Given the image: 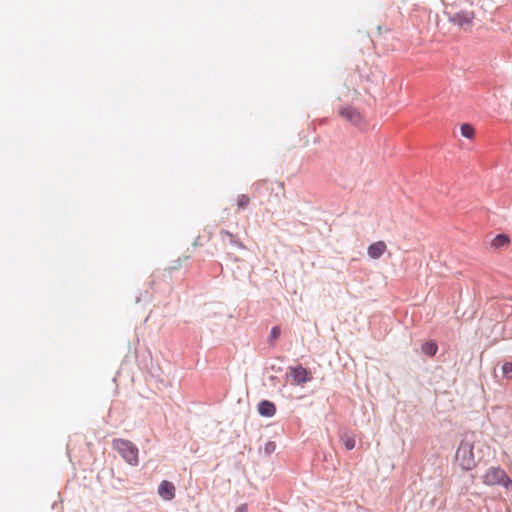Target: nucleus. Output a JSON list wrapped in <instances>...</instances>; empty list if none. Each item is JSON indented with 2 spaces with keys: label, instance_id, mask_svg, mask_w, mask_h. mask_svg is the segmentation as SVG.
I'll list each match as a JSON object with an SVG mask.
<instances>
[{
  "label": "nucleus",
  "instance_id": "nucleus-12",
  "mask_svg": "<svg viewBox=\"0 0 512 512\" xmlns=\"http://www.w3.org/2000/svg\"><path fill=\"white\" fill-rule=\"evenodd\" d=\"M437 344L433 341H428L422 345V351L428 356H434L437 352Z\"/></svg>",
  "mask_w": 512,
  "mask_h": 512
},
{
  "label": "nucleus",
  "instance_id": "nucleus-10",
  "mask_svg": "<svg viewBox=\"0 0 512 512\" xmlns=\"http://www.w3.org/2000/svg\"><path fill=\"white\" fill-rule=\"evenodd\" d=\"M510 243V239L505 234H498L491 242L492 247L500 248Z\"/></svg>",
  "mask_w": 512,
  "mask_h": 512
},
{
  "label": "nucleus",
  "instance_id": "nucleus-3",
  "mask_svg": "<svg viewBox=\"0 0 512 512\" xmlns=\"http://www.w3.org/2000/svg\"><path fill=\"white\" fill-rule=\"evenodd\" d=\"M113 448L122 456V458L130 465H137L139 462L138 448L130 441L123 439H115Z\"/></svg>",
  "mask_w": 512,
  "mask_h": 512
},
{
  "label": "nucleus",
  "instance_id": "nucleus-19",
  "mask_svg": "<svg viewBox=\"0 0 512 512\" xmlns=\"http://www.w3.org/2000/svg\"><path fill=\"white\" fill-rule=\"evenodd\" d=\"M266 183H267V181H266V180H263V181L258 182V183H257V185H260V184H266Z\"/></svg>",
  "mask_w": 512,
  "mask_h": 512
},
{
  "label": "nucleus",
  "instance_id": "nucleus-13",
  "mask_svg": "<svg viewBox=\"0 0 512 512\" xmlns=\"http://www.w3.org/2000/svg\"><path fill=\"white\" fill-rule=\"evenodd\" d=\"M461 135L465 138L472 139L475 134L474 128L470 124H462L460 127Z\"/></svg>",
  "mask_w": 512,
  "mask_h": 512
},
{
  "label": "nucleus",
  "instance_id": "nucleus-4",
  "mask_svg": "<svg viewBox=\"0 0 512 512\" xmlns=\"http://www.w3.org/2000/svg\"><path fill=\"white\" fill-rule=\"evenodd\" d=\"M475 14L473 11L460 10L449 16V22L467 31L473 26Z\"/></svg>",
  "mask_w": 512,
  "mask_h": 512
},
{
  "label": "nucleus",
  "instance_id": "nucleus-2",
  "mask_svg": "<svg viewBox=\"0 0 512 512\" xmlns=\"http://www.w3.org/2000/svg\"><path fill=\"white\" fill-rule=\"evenodd\" d=\"M482 482L487 486L501 485L512 490V480L504 469L499 466L489 467L481 476Z\"/></svg>",
  "mask_w": 512,
  "mask_h": 512
},
{
  "label": "nucleus",
  "instance_id": "nucleus-9",
  "mask_svg": "<svg viewBox=\"0 0 512 512\" xmlns=\"http://www.w3.org/2000/svg\"><path fill=\"white\" fill-rule=\"evenodd\" d=\"M258 412L264 417H272L276 413V406L268 400H263L258 404Z\"/></svg>",
  "mask_w": 512,
  "mask_h": 512
},
{
  "label": "nucleus",
  "instance_id": "nucleus-15",
  "mask_svg": "<svg viewBox=\"0 0 512 512\" xmlns=\"http://www.w3.org/2000/svg\"><path fill=\"white\" fill-rule=\"evenodd\" d=\"M502 372L504 377L511 379L512 378V362H505L502 366Z\"/></svg>",
  "mask_w": 512,
  "mask_h": 512
},
{
  "label": "nucleus",
  "instance_id": "nucleus-6",
  "mask_svg": "<svg viewBox=\"0 0 512 512\" xmlns=\"http://www.w3.org/2000/svg\"><path fill=\"white\" fill-rule=\"evenodd\" d=\"M339 115L356 126L364 122L361 113L351 106L340 107Z\"/></svg>",
  "mask_w": 512,
  "mask_h": 512
},
{
  "label": "nucleus",
  "instance_id": "nucleus-7",
  "mask_svg": "<svg viewBox=\"0 0 512 512\" xmlns=\"http://www.w3.org/2000/svg\"><path fill=\"white\" fill-rule=\"evenodd\" d=\"M175 486L173 483L163 480L158 487V494L164 500H172L175 497Z\"/></svg>",
  "mask_w": 512,
  "mask_h": 512
},
{
  "label": "nucleus",
  "instance_id": "nucleus-5",
  "mask_svg": "<svg viewBox=\"0 0 512 512\" xmlns=\"http://www.w3.org/2000/svg\"><path fill=\"white\" fill-rule=\"evenodd\" d=\"M286 377L290 379L292 385H303L311 380L310 372L301 365L289 368Z\"/></svg>",
  "mask_w": 512,
  "mask_h": 512
},
{
  "label": "nucleus",
  "instance_id": "nucleus-1",
  "mask_svg": "<svg viewBox=\"0 0 512 512\" xmlns=\"http://www.w3.org/2000/svg\"><path fill=\"white\" fill-rule=\"evenodd\" d=\"M475 441L472 437H464L455 453L454 463L461 471H471L477 467L474 453Z\"/></svg>",
  "mask_w": 512,
  "mask_h": 512
},
{
  "label": "nucleus",
  "instance_id": "nucleus-18",
  "mask_svg": "<svg viewBox=\"0 0 512 512\" xmlns=\"http://www.w3.org/2000/svg\"><path fill=\"white\" fill-rule=\"evenodd\" d=\"M236 512H248L247 505L243 504V505L239 506L237 508Z\"/></svg>",
  "mask_w": 512,
  "mask_h": 512
},
{
  "label": "nucleus",
  "instance_id": "nucleus-17",
  "mask_svg": "<svg viewBox=\"0 0 512 512\" xmlns=\"http://www.w3.org/2000/svg\"><path fill=\"white\" fill-rule=\"evenodd\" d=\"M281 330L280 327L275 326L271 329L270 338L276 340L280 336Z\"/></svg>",
  "mask_w": 512,
  "mask_h": 512
},
{
  "label": "nucleus",
  "instance_id": "nucleus-8",
  "mask_svg": "<svg viewBox=\"0 0 512 512\" xmlns=\"http://www.w3.org/2000/svg\"><path fill=\"white\" fill-rule=\"evenodd\" d=\"M386 251L387 245L384 241L374 242L367 248V254L371 259H379Z\"/></svg>",
  "mask_w": 512,
  "mask_h": 512
},
{
  "label": "nucleus",
  "instance_id": "nucleus-11",
  "mask_svg": "<svg viewBox=\"0 0 512 512\" xmlns=\"http://www.w3.org/2000/svg\"><path fill=\"white\" fill-rule=\"evenodd\" d=\"M220 235L222 237H227L228 240H229V243L231 245L239 247V248H243V245L240 242L239 238L236 235H234L233 233H231V232H229L227 230H221L220 231Z\"/></svg>",
  "mask_w": 512,
  "mask_h": 512
},
{
  "label": "nucleus",
  "instance_id": "nucleus-14",
  "mask_svg": "<svg viewBox=\"0 0 512 512\" xmlns=\"http://www.w3.org/2000/svg\"><path fill=\"white\" fill-rule=\"evenodd\" d=\"M236 202H237L238 210H242V209H245L249 205L250 198L247 195L242 194L237 197Z\"/></svg>",
  "mask_w": 512,
  "mask_h": 512
},
{
  "label": "nucleus",
  "instance_id": "nucleus-16",
  "mask_svg": "<svg viewBox=\"0 0 512 512\" xmlns=\"http://www.w3.org/2000/svg\"><path fill=\"white\" fill-rule=\"evenodd\" d=\"M343 443L347 450H352L355 447V439L352 436H345Z\"/></svg>",
  "mask_w": 512,
  "mask_h": 512
}]
</instances>
